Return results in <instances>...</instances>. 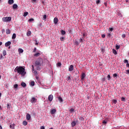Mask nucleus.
Segmentation results:
<instances>
[{
	"mask_svg": "<svg viewBox=\"0 0 129 129\" xmlns=\"http://www.w3.org/2000/svg\"><path fill=\"white\" fill-rule=\"evenodd\" d=\"M15 72H17L19 75H22V76H25L26 75V72L25 68L23 67H17L15 70Z\"/></svg>",
	"mask_w": 129,
	"mask_h": 129,
	"instance_id": "f257e3e1",
	"label": "nucleus"
},
{
	"mask_svg": "<svg viewBox=\"0 0 129 129\" xmlns=\"http://www.w3.org/2000/svg\"><path fill=\"white\" fill-rule=\"evenodd\" d=\"M43 63V60L42 59V58L39 57L37 59V60H36L35 61V65L36 66H42V64Z\"/></svg>",
	"mask_w": 129,
	"mask_h": 129,
	"instance_id": "f03ea898",
	"label": "nucleus"
},
{
	"mask_svg": "<svg viewBox=\"0 0 129 129\" xmlns=\"http://www.w3.org/2000/svg\"><path fill=\"white\" fill-rule=\"evenodd\" d=\"M2 21H3V22H11V21H12V17H3L2 18Z\"/></svg>",
	"mask_w": 129,
	"mask_h": 129,
	"instance_id": "7ed1b4c3",
	"label": "nucleus"
},
{
	"mask_svg": "<svg viewBox=\"0 0 129 129\" xmlns=\"http://www.w3.org/2000/svg\"><path fill=\"white\" fill-rule=\"evenodd\" d=\"M58 22H59V20L57 17H55L53 19V23L55 25L58 24Z\"/></svg>",
	"mask_w": 129,
	"mask_h": 129,
	"instance_id": "20e7f679",
	"label": "nucleus"
},
{
	"mask_svg": "<svg viewBox=\"0 0 129 129\" xmlns=\"http://www.w3.org/2000/svg\"><path fill=\"white\" fill-rule=\"evenodd\" d=\"M86 77V75L84 73H82L81 80H84V78Z\"/></svg>",
	"mask_w": 129,
	"mask_h": 129,
	"instance_id": "39448f33",
	"label": "nucleus"
},
{
	"mask_svg": "<svg viewBox=\"0 0 129 129\" xmlns=\"http://www.w3.org/2000/svg\"><path fill=\"white\" fill-rule=\"evenodd\" d=\"M73 70H74V66H73V64L71 65L70 68H69V71H73Z\"/></svg>",
	"mask_w": 129,
	"mask_h": 129,
	"instance_id": "423d86ee",
	"label": "nucleus"
},
{
	"mask_svg": "<svg viewBox=\"0 0 129 129\" xmlns=\"http://www.w3.org/2000/svg\"><path fill=\"white\" fill-rule=\"evenodd\" d=\"M53 95L50 94L49 95V96H48L49 101H52V100H53Z\"/></svg>",
	"mask_w": 129,
	"mask_h": 129,
	"instance_id": "0eeeda50",
	"label": "nucleus"
},
{
	"mask_svg": "<svg viewBox=\"0 0 129 129\" xmlns=\"http://www.w3.org/2000/svg\"><path fill=\"white\" fill-rule=\"evenodd\" d=\"M12 44V42L11 41H8L5 43V47H9L10 46V45Z\"/></svg>",
	"mask_w": 129,
	"mask_h": 129,
	"instance_id": "6e6552de",
	"label": "nucleus"
},
{
	"mask_svg": "<svg viewBox=\"0 0 129 129\" xmlns=\"http://www.w3.org/2000/svg\"><path fill=\"white\" fill-rule=\"evenodd\" d=\"M26 119L27 120H30V119H31V115H30V114L27 113Z\"/></svg>",
	"mask_w": 129,
	"mask_h": 129,
	"instance_id": "1a4fd4ad",
	"label": "nucleus"
},
{
	"mask_svg": "<svg viewBox=\"0 0 129 129\" xmlns=\"http://www.w3.org/2000/svg\"><path fill=\"white\" fill-rule=\"evenodd\" d=\"M37 101V99L35 97H33L31 100V103H34V102H36Z\"/></svg>",
	"mask_w": 129,
	"mask_h": 129,
	"instance_id": "9d476101",
	"label": "nucleus"
},
{
	"mask_svg": "<svg viewBox=\"0 0 129 129\" xmlns=\"http://www.w3.org/2000/svg\"><path fill=\"white\" fill-rule=\"evenodd\" d=\"M39 56H41V53L40 52H37L34 54V57H39Z\"/></svg>",
	"mask_w": 129,
	"mask_h": 129,
	"instance_id": "9b49d317",
	"label": "nucleus"
},
{
	"mask_svg": "<svg viewBox=\"0 0 129 129\" xmlns=\"http://www.w3.org/2000/svg\"><path fill=\"white\" fill-rule=\"evenodd\" d=\"M21 86H22V87H24V88H25V87H26L27 86V84H25V82H22L21 84Z\"/></svg>",
	"mask_w": 129,
	"mask_h": 129,
	"instance_id": "f8f14e48",
	"label": "nucleus"
},
{
	"mask_svg": "<svg viewBox=\"0 0 129 129\" xmlns=\"http://www.w3.org/2000/svg\"><path fill=\"white\" fill-rule=\"evenodd\" d=\"M55 112H56V109H53L50 111V113L51 114H54V113H55Z\"/></svg>",
	"mask_w": 129,
	"mask_h": 129,
	"instance_id": "ddd939ff",
	"label": "nucleus"
},
{
	"mask_svg": "<svg viewBox=\"0 0 129 129\" xmlns=\"http://www.w3.org/2000/svg\"><path fill=\"white\" fill-rule=\"evenodd\" d=\"M13 10H16V9H18V5L17 4H14L13 6Z\"/></svg>",
	"mask_w": 129,
	"mask_h": 129,
	"instance_id": "4468645a",
	"label": "nucleus"
},
{
	"mask_svg": "<svg viewBox=\"0 0 129 129\" xmlns=\"http://www.w3.org/2000/svg\"><path fill=\"white\" fill-rule=\"evenodd\" d=\"M71 124H72V126L73 127H74V126L76 125V122H75V121H74L72 122Z\"/></svg>",
	"mask_w": 129,
	"mask_h": 129,
	"instance_id": "2eb2a0df",
	"label": "nucleus"
},
{
	"mask_svg": "<svg viewBox=\"0 0 129 129\" xmlns=\"http://www.w3.org/2000/svg\"><path fill=\"white\" fill-rule=\"evenodd\" d=\"M8 4L9 5H13L14 4V0H9Z\"/></svg>",
	"mask_w": 129,
	"mask_h": 129,
	"instance_id": "dca6fc26",
	"label": "nucleus"
},
{
	"mask_svg": "<svg viewBox=\"0 0 129 129\" xmlns=\"http://www.w3.org/2000/svg\"><path fill=\"white\" fill-rule=\"evenodd\" d=\"M75 43L76 44V45L77 46H78V45H79L80 43H79V41H78V39H75Z\"/></svg>",
	"mask_w": 129,
	"mask_h": 129,
	"instance_id": "f3484780",
	"label": "nucleus"
},
{
	"mask_svg": "<svg viewBox=\"0 0 129 129\" xmlns=\"http://www.w3.org/2000/svg\"><path fill=\"white\" fill-rule=\"evenodd\" d=\"M6 34L7 35H10V34H11V30L10 29L6 30Z\"/></svg>",
	"mask_w": 129,
	"mask_h": 129,
	"instance_id": "a211bd4d",
	"label": "nucleus"
},
{
	"mask_svg": "<svg viewBox=\"0 0 129 129\" xmlns=\"http://www.w3.org/2000/svg\"><path fill=\"white\" fill-rule=\"evenodd\" d=\"M18 52H19V53H23L24 50H23V49H22V48H19V49H18Z\"/></svg>",
	"mask_w": 129,
	"mask_h": 129,
	"instance_id": "6ab92c4d",
	"label": "nucleus"
},
{
	"mask_svg": "<svg viewBox=\"0 0 129 129\" xmlns=\"http://www.w3.org/2000/svg\"><path fill=\"white\" fill-rule=\"evenodd\" d=\"M16 37H17V35L16 34V33H14V34H13V36H12V39H13V40L16 39Z\"/></svg>",
	"mask_w": 129,
	"mask_h": 129,
	"instance_id": "aec40b11",
	"label": "nucleus"
},
{
	"mask_svg": "<svg viewBox=\"0 0 129 129\" xmlns=\"http://www.w3.org/2000/svg\"><path fill=\"white\" fill-rule=\"evenodd\" d=\"M31 34H32V32H31V31H28L27 33V36L29 37V36H31Z\"/></svg>",
	"mask_w": 129,
	"mask_h": 129,
	"instance_id": "412c9836",
	"label": "nucleus"
},
{
	"mask_svg": "<svg viewBox=\"0 0 129 129\" xmlns=\"http://www.w3.org/2000/svg\"><path fill=\"white\" fill-rule=\"evenodd\" d=\"M23 125H25V126L27 125L28 122H27V121H23Z\"/></svg>",
	"mask_w": 129,
	"mask_h": 129,
	"instance_id": "4be33fe9",
	"label": "nucleus"
},
{
	"mask_svg": "<svg viewBox=\"0 0 129 129\" xmlns=\"http://www.w3.org/2000/svg\"><path fill=\"white\" fill-rule=\"evenodd\" d=\"M61 35H62L63 36V35L66 34V32L64 30H61Z\"/></svg>",
	"mask_w": 129,
	"mask_h": 129,
	"instance_id": "5701e85b",
	"label": "nucleus"
},
{
	"mask_svg": "<svg viewBox=\"0 0 129 129\" xmlns=\"http://www.w3.org/2000/svg\"><path fill=\"white\" fill-rule=\"evenodd\" d=\"M58 99L60 102H63V99L61 97H59L58 98Z\"/></svg>",
	"mask_w": 129,
	"mask_h": 129,
	"instance_id": "b1692460",
	"label": "nucleus"
},
{
	"mask_svg": "<svg viewBox=\"0 0 129 129\" xmlns=\"http://www.w3.org/2000/svg\"><path fill=\"white\" fill-rule=\"evenodd\" d=\"M35 45L38 46L39 45V42H38V40L37 39H35Z\"/></svg>",
	"mask_w": 129,
	"mask_h": 129,
	"instance_id": "393cba45",
	"label": "nucleus"
},
{
	"mask_svg": "<svg viewBox=\"0 0 129 129\" xmlns=\"http://www.w3.org/2000/svg\"><path fill=\"white\" fill-rule=\"evenodd\" d=\"M112 52L114 54V55H116V54H117V52H116V50L114 49H113Z\"/></svg>",
	"mask_w": 129,
	"mask_h": 129,
	"instance_id": "a878e982",
	"label": "nucleus"
},
{
	"mask_svg": "<svg viewBox=\"0 0 129 129\" xmlns=\"http://www.w3.org/2000/svg\"><path fill=\"white\" fill-rule=\"evenodd\" d=\"M3 54L4 56H6L7 55V51L6 50H3Z\"/></svg>",
	"mask_w": 129,
	"mask_h": 129,
	"instance_id": "bb28decb",
	"label": "nucleus"
},
{
	"mask_svg": "<svg viewBox=\"0 0 129 129\" xmlns=\"http://www.w3.org/2000/svg\"><path fill=\"white\" fill-rule=\"evenodd\" d=\"M67 81H71V77L70 76H69L67 78Z\"/></svg>",
	"mask_w": 129,
	"mask_h": 129,
	"instance_id": "cd10ccee",
	"label": "nucleus"
},
{
	"mask_svg": "<svg viewBox=\"0 0 129 129\" xmlns=\"http://www.w3.org/2000/svg\"><path fill=\"white\" fill-rule=\"evenodd\" d=\"M27 15H29V13L26 12L24 13L23 17H27Z\"/></svg>",
	"mask_w": 129,
	"mask_h": 129,
	"instance_id": "c85d7f7f",
	"label": "nucleus"
},
{
	"mask_svg": "<svg viewBox=\"0 0 129 129\" xmlns=\"http://www.w3.org/2000/svg\"><path fill=\"white\" fill-rule=\"evenodd\" d=\"M117 16H118L119 17H120L121 18H122V15H121V13H117Z\"/></svg>",
	"mask_w": 129,
	"mask_h": 129,
	"instance_id": "c756f323",
	"label": "nucleus"
},
{
	"mask_svg": "<svg viewBox=\"0 0 129 129\" xmlns=\"http://www.w3.org/2000/svg\"><path fill=\"white\" fill-rule=\"evenodd\" d=\"M30 84H31V86H34L35 85V82H34V81L31 82Z\"/></svg>",
	"mask_w": 129,
	"mask_h": 129,
	"instance_id": "7c9ffc66",
	"label": "nucleus"
},
{
	"mask_svg": "<svg viewBox=\"0 0 129 129\" xmlns=\"http://www.w3.org/2000/svg\"><path fill=\"white\" fill-rule=\"evenodd\" d=\"M115 48H116V50H118V49H119L120 48V46L119 45H116Z\"/></svg>",
	"mask_w": 129,
	"mask_h": 129,
	"instance_id": "2f4dec72",
	"label": "nucleus"
},
{
	"mask_svg": "<svg viewBox=\"0 0 129 129\" xmlns=\"http://www.w3.org/2000/svg\"><path fill=\"white\" fill-rule=\"evenodd\" d=\"M107 37H109V38H111V34H110L109 33H107Z\"/></svg>",
	"mask_w": 129,
	"mask_h": 129,
	"instance_id": "473e14b6",
	"label": "nucleus"
},
{
	"mask_svg": "<svg viewBox=\"0 0 129 129\" xmlns=\"http://www.w3.org/2000/svg\"><path fill=\"white\" fill-rule=\"evenodd\" d=\"M18 86H19V85L15 84V85H14V88L17 89V88H18Z\"/></svg>",
	"mask_w": 129,
	"mask_h": 129,
	"instance_id": "72a5a7b5",
	"label": "nucleus"
},
{
	"mask_svg": "<svg viewBox=\"0 0 129 129\" xmlns=\"http://www.w3.org/2000/svg\"><path fill=\"white\" fill-rule=\"evenodd\" d=\"M121 101H125V98L122 97L121 98Z\"/></svg>",
	"mask_w": 129,
	"mask_h": 129,
	"instance_id": "f704fd0d",
	"label": "nucleus"
},
{
	"mask_svg": "<svg viewBox=\"0 0 129 129\" xmlns=\"http://www.w3.org/2000/svg\"><path fill=\"white\" fill-rule=\"evenodd\" d=\"M113 31V28H109V32H112Z\"/></svg>",
	"mask_w": 129,
	"mask_h": 129,
	"instance_id": "c9c22d12",
	"label": "nucleus"
},
{
	"mask_svg": "<svg viewBox=\"0 0 129 129\" xmlns=\"http://www.w3.org/2000/svg\"><path fill=\"white\" fill-rule=\"evenodd\" d=\"M96 4L97 5H99V4H100V0H97L96 2Z\"/></svg>",
	"mask_w": 129,
	"mask_h": 129,
	"instance_id": "e433bc0d",
	"label": "nucleus"
},
{
	"mask_svg": "<svg viewBox=\"0 0 129 129\" xmlns=\"http://www.w3.org/2000/svg\"><path fill=\"white\" fill-rule=\"evenodd\" d=\"M43 18V20H46V19H47V15H44Z\"/></svg>",
	"mask_w": 129,
	"mask_h": 129,
	"instance_id": "4c0bfd02",
	"label": "nucleus"
},
{
	"mask_svg": "<svg viewBox=\"0 0 129 129\" xmlns=\"http://www.w3.org/2000/svg\"><path fill=\"white\" fill-rule=\"evenodd\" d=\"M29 22H34V19L33 18H31L30 19H29Z\"/></svg>",
	"mask_w": 129,
	"mask_h": 129,
	"instance_id": "58836bf2",
	"label": "nucleus"
},
{
	"mask_svg": "<svg viewBox=\"0 0 129 129\" xmlns=\"http://www.w3.org/2000/svg\"><path fill=\"white\" fill-rule=\"evenodd\" d=\"M113 102L114 103V104H116L117 101L116 100H113Z\"/></svg>",
	"mask_w": 129,
	"mask_h": 129,
	"instance_id": "ea45409f",
	"label": "nucleus"
},
{
	"mask_svg": "<svg viewBox=\"0 0 129 129\" xmlns=\"http://www.w3.org/2000/svg\"><path fill=\"white\" fill-rule=\"evenodd\" d=\"M74 109H73V108H71V109H70V112H73V111H74Z\"/></svg>",
	"mask_w": 129,
	"mask_h": 129,
	"instance_id": "a19ab883",
	"label": "nucleus"
},
{
	"mask_svg": "<svg viewBox=\"0 0 129 129\" xmlns=\"http://www.w3.org/2000/svg\"><path fill=\"white\" fill-rule=\"evenodd\" d=\"M124 63H128V60H127V59H125L124 60Z\"/></svg>",
	"mask_w": 129,
	"mask_h": 129,
	"instance_id": "79ce46f5",
	"label": "nucleus"
},
{
	"mask_svg": "<svg viewBox=\"0 0 129 129\" xmlns=\"http://www.w3.org/2000/svg\"><path fill=\"white\" fill-rule=\"evenodd\" d=\"M107 79H108V80H110V75H108L107 76Z\"/></svg>",
	"mask_w": 129,
	"mask_h": 129,
	"instance_id": "37998d69",
	"label": "nucleus"
},
{
	"mask_svg": "<svg viewBox=\"0 0 129 129\" xmlns=\"http://www.w3.org/2000/svg\"><path fill=\"white\" fill-rule=\"evenodd\" d=\"M83 39L82 38L80 39V43H83Z\"/></svg>",
	"mask_w": 129,
	"mask_h": 129,
	"instance_id": "c03bdc74",
	"label": "nucleus"
},
{
	"mask_svg": "<svg viewBox=\"0 0 129 129\" xmlns=\"http://www.w3.org/2000/svg\"><path fill=\"white\" fill-rule=\"evenodd\" d=\"M60 41H63L64 40V37L62 36L60 38Z\"/></svg>",
	"mask_w": 129,
	"mask_h": 129,
	"instance_id": "a18cd8bd",
	"label": "nucleus"
},
{
	"mask_svg": "<svg viewBox=\"0 0 129 129\" xmlns=\"http://www.w3.org/2000/svg\"><path fill=\"white\" fill-rule=\"evenodd\" d=\"M36 51H37V48L35 47V48H34L33 52L35 53V52H36Z\"/></svg>",
	"mask_w": 129,
	"mask_h": 129,
	"instance_id": "49530a36",
	"label": "nucleus"
},
{
	"mask_svg": "<svg viewBox=\"0 0 129 129\" xmlns=\"http://www.w3.org/2000/svg\"><path fill=\"white\" fill-rule=\"evenodd\" d=\"M34 71L33 73H34V74H35V75H37V74H38V72H37L36 71Z\"/></svg>",
	"mask_w": 129,
	"mask_h": 129,
	"instance_id": "de8ad7c7",
	"label": "nucleus"
},
{
	"mask_svg": "<svg viewBox=\"0 0 129 129\" xmlns=\"http://www.w3.org/2000/svg\"><path fill=\"white\" fill-rule=\"evenodd\" d=\"M5 32H6V31L4 29H3L2 30V34H4V33H5Z\"/></svg>",
	"mask_w": 129,
	"mask_h": 129,
	"instance_id": "09e8293b",
	"label": "nucleus"
},
{
	"mask_svg": "<svg viewBox=\"0 0 129 129\" xmlns=\"http://www.w3.org/2000/svg\"><path fill=\"white\" fill-rule=\"evenodd\" d=\"M113 77H117V74H114L113 75Z\"/></svg>",
	"mask_w": 129,
	"mask_h": 129,
	"instance_id": "8fccbe9b",
	"label": "nucleus"
},
{
	"mask_svg": "<svg viewBox=\"0 0 129 129\" xmlns=\"http://www.w3.org/2000/svg\"><path fill=\"white\" fill-rule=\"evenodd\" d=\"M102 38H105V34H102L101 35Z\"/></svg>",
	"mask_w": 129,
	"mask_h": 129,
	"instance_id": "3c124183",
	"label": "nucleus"
},
{
	"mask_svg": "<svg viewBox=\"0 0 129 129\" xmlns=\"http://www.w3.org/2000/svg\"><path fill=\"white\" fill-rule=\"evenodd\" d=\"M102 123H105V124L107 123V121L104 120V121H103Z\"/></svg>",
	"mask_w": 129,
	"mask_h": 129,
	"instance_id": "603ef678",
	"label": "nucleus"
},
{
	"mask_svg": "<svg viewBox=\"0 0 129 129\" xmlns=\"http://www.w3.org/2000/svg\"><path fill=\"white\" fill-rule=\"evenodd\" d=\"M32 3H36L37 2V0H31Z\"/></svg>",
	"mask_w": 129,
	"mask_h": 129,
	"instance_id": "864d4df0",
	"label": "nucleus"
},
{
	"mask_svg": "<svg viewBox=\"0 0 129 129\" xmlns=\"http://www.w3.org/2000/svg\"><path fill=\"white\" fill-rule=\"evenodd\" d=\"M40 129H45V126H41Z\"/></svg>",
	"mask_w": 129,
	"mask_h": 129,
	"instance_id": "5fc2aeb1",
	"label": "nucleus"
},
{
	"mask_svg": "<svg viewBox=\"0 0 129 129\" xmlns=\"http://www.w3.org/2000/svg\"><path fill=\"white\" fill-rule=\"evenodd\" d=\"M125 37V34L122 35V38H124Z\"/></svg>",
	"mask_w": 129,
	"mask_h": 129,
	"instance_id": "6e6d98bb",
	"label": "nucleus"
},
{
	"mask_svg": "<svg viewBox=\"0 0 129 129\" xmlns=\"http://www.w3.org/2000/svg\"><path fill=\"white\" fill-rule=\"evenodd\" d=\"M126 67H127L128 68H129V63H127L126 64Z\"/></svg>",
	"mask_w": 129,
	"mask_h": 129,
	"instance_id": "4d7b16f0",
	"label": "nucleus"
},
{
	"mask_svg": "<svg viewBox=\"0 0 129 129\" xmlns=\"http://www.w3.org/2000/svg\"><path fill=\"white\" fill-rule=\"evenodd\" d=\"M58 66H61V62L57 63Z\"/></svg>",
	"mask_w": 129,
	"mask_h": 129,
	"instance_id": "13d9d810",
	"label": "nucleus"
},
{
	"mask_svg": "<svg viewBox=\"0 0 129 129\" xmlns=\"http://www.w3.org/2000/svg\"><path fill=\"white\" fill-rule=\"evenodd\" d=\"M104 5H105V7H107V3H104Z\"/></svg>",
	"mask_w": 129,
	"mask_h": 129,
	"instance_id": "bf43d9fd",
	"label": "nucleus"
},
{
	"mask_svg": "<svg viewBox=\"0 0 129 129\" xmlns=\"http://www.w3.org/2000/svg\"><path fill=\"white\" fill-rule=\"evenodd\" d=\"M36 70H40V67H37L36 68Z\"/></svg>",
	"mask_w": 129,
	"mask_h": 129,
	"instance_id": "052dcab7",
	"label": "nucleus"
},
{
	"mask_svg": "<svg viewBox=\"0 0 129 129\" xmlns=\"http://www.w3.org/2000/svg\"><path fill=\"white\" fill-rule=\"evenodd\" d=\"M126 72L127 74H129V70H126Z\"/></svg>",
	"mask_w": 129,
	"mask_h": 129,
	"instance_id": "680f3d73",
	"label": "nucleus"
},
{
	"mask_svg": "<svg viewBox=\"0 0 129 129\" xmlns=\"http://www.w3.org/2000/svg\"><path fill=\"white\" fill-rule=\"evenodd\" d=\"M32 71H35V70L34 69V66L33 65L32 66Z\"/></svg>",
	"mask_w": 129,
	"mask_h": 129,
	"instance_id": "e2e57ef3",
	"label": "nucleus"
},
{
	"mask_svg": "<svg viewBox=\"0 0 129 129\" xmlns=\"http://www.w3.org/2000/svg\"><path fill=\"white\" fill-rule=\"evenodd\" d=\"M7 108H10V105L9 104H7Z\"/></svg>",
	"mask_w": 129,
	"mask_h": 129,
	"instance_id": "0e129e2a",
	"label": "nucleus"
},
{
	"mask_svg": "<svg viewBox=\"0 0 129 129\" xmlns=\"http://www.w3.org/2000/svg\"><path fill=\"white\" fill-rule=\"evenodd\" d=\"M36 79H37V80H38V79H39V77L36 76Z\"/></svg>",
	"mask_w": 129,
	"mask_h": 129,
	"instance_id": "69168bd1",
	"label": "nucleus"
},
{
	"mask_svg": "<svg viewBox=\"0 0 129 129\" xmlns=\"http://www.w3.org/2000/svg\"><path fill=\"white\" fill-rule=\"evenodd\" d=\"M83 37H85V33H84L83 34Z\"/></svg>",
	"mask_w": 129,
	"mask_h": 129,
	"instance_id": "338daca9",
	"label": "nucleus"
},
{
	"mask_svg": "<svg viewBox=\"0 0 129 129\" xmlns=\"http://www.w3.org/2000/svg\"><path fill=\"white\" fill-rule=\"evenodd\" d=\"M10 128H12V124L10 125Z\"/></svg>",
	"mask_w": 129,
	"mask_h": 129,
	"instance_id": "774afa93",
	"label": "nucleus"
}]
</instances>
